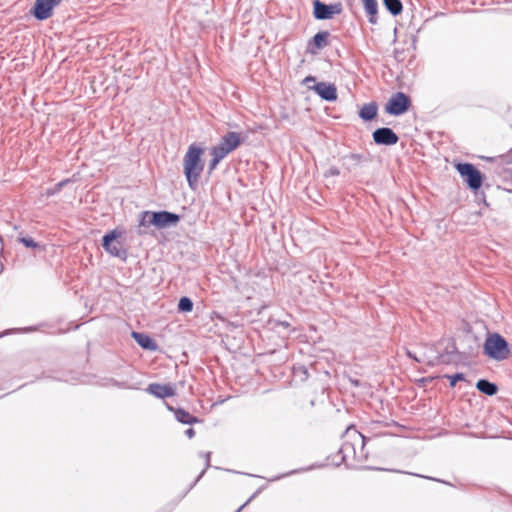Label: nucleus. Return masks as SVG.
<instances>
[{
  "label": "nucleus",
  "mask_w": 512,
  "mask_h": 512,
  "mask_svg": "<svg viewBox=\"0 0 512 512\" xmlns=\"http://www.w3.org/2000/svg\"><path fill=\"white\" fill-rule=\"evenodd\" d=\"M329 36L330 34L328 31H320L316 33L309 43V45L313 46V48L309 49V52L316 54L318 50L325 48L328 45Z\"/></svg>",
  "instance_id": "4468645a"
},
{
  "label": "nucleus",
  "mask_w": 512,
  "mask_h": 512,
  "mask_svg": "<svg viewBox=\"0 0 512 512\" xmlns=\"http://www.w3.org/2000/svg\"><path fill=\"white\" fill-rule=\"evenodd\" d=\"M132 337L137 342V344L144 349L154 351L157 348V345L153 339L144 333L133 332Z\"/></svg>",
  "instance_id": "2eb2a0df"
},
{
  "label": "nucleus",
  "mask_w": 512,
  "mask_h": 512,
  "mask_svg": "<svg viewBox=\"0 0 512 512\" xmlns=\"http://www.w3.org/2000/svg\"><path fill=\"white\" fill-rule=\"evenodd\" d=\"M65 183H66V181L59 182L57 184V190H60L65 185Z\"/></svg>",
  "instance_id": "7c9ffc66"
},
{
  "label": "nucleus",
  "mask_w": 512,
  "mask_h": 512,
  "mask_svg": "<svg viewBox=\"0 0 512 512\" xmlns=\"http://www.w3.org/2000/svg\"><path fill=\"white\" fill-rule=\"evenodd\" d=\"M185 435L191 439L195 436V430L193 428H188L186 431H185Z\"/></svg>",
  "instance_id": "cd10ccee"
},
{
  "label": "nucleus",
  "mask_w": 512,
  "mask_h": 512,
  "mask_svg": "<svg viewBox=\"0 0 512 512\" xmlns=\"http://www.w3.org/2000/svg\"><path fill=\"white\" fill-rule=\"evenodd\" d=\"M120 237L121 232L112 230L103 236L102 246L110 255L125 260L127 258V251L118 240Z\"/></svg>",
  "instance_id": "39448f33"
},
{
  "label": "nucleus",
  "mask_w": 512,
  "mask_h": 512,
  "mask_svg": "<svg viewBox=\"0 0 512 512\" xmlns=\"http://www.w3.org/2000/svg\"><path fill=\"white\" fill-rule=\"evenodd\" d=\"M62 0H36L33 7V15L37 20H46L52 16L53 9L61 3Z\"/></svg>",
  "instance_id": "1a4fd4ad"
},
{
  "label": "nucleus",
  "mask_w": 512,
  "mask_h": 512,
  "mask_svg": "<svg viewBox=\"0 0 512 512\" xmlns=\"http://www.w3.org/2000/svg\"><path fill=\"white\" fill-rule=\"evenodd\" d=\"M179 220V215L172 212L159 211L153 213V221H155V227L160 229L174 226L179 222Z\"/></svg>",
  "instance_id": "9b49d317"
},
{
  "label": "nucleus",
  "mask_w": 512,
  "mask_h": 512,
  "mask_svg": "<svg viewBox=\"0 0 512 512\" xmlns=\"http://www.w3.org/2000/svg\"><path fill=\"white\" fill-rule=\"evenodd\" d=\"M352 383L355 385V386H358L359 385V381L356 380V381H352Z\"/></svg>",
  "instance_id": "473e14b6"
},
{
  "label": "nucleus",
  "mask_w": 512,
  "mask_h": 512,
  "mask_svg": "<svg viewBox=\"0 0 512 512\" xmlns=\"http://www.w3.org/2000/svg\"><path fill=\"white\" fill-rule=\"evenodd\" d=\"M377 110V104L375 102H370L362 106V108L359 111V116L361 119L369 121L376 117Z\"/></svg>",
  "instance_id": "f3484780"
},
{
  "label": "nucleus",
  "mask_w": 512,
  "mask_h": 512,
  "mask_svg": "<svg viewBox=\"0 0 512 512\" xmlns=\"http://www.w3.org/2000/svg\"><path fill=\"white\" fill-rule=\"evenodd\" d=\"M410 105L411 100L405 93L396 92L388 100L385 111L390 115L399 116L408 111Z\"/></svg>",
  "instance_id": "0eeeda50"
},
{
  "label": "nucleus",
  "mask_w": 512,
  "mask_h": 512,
  "mask_svg": "<svg viewBox=\"0 0 512 512\" xmlns=\"http://www.w3.org/2000/svg\"><path fill=\"white\" fill-rule=\"evenodd\" d=\"M408 356H409L410 358H413L414 360H416V361L420 362V359H418L416 356H414V354H412L411 352H408Z\"/></svg>",
  "instance_id": "2f4dec72"
},
{
  "label": "nucleus",
  "mask_w": 512,
  "mask_h": 512,
  "mask_svg": "<svg viewBox=\"0 0 512 512\" xmlns=\"http://www.w3.org/2000/svg\"><path fill=\"white\" fill-rule=\"evenodd\" d=\"M456 169L470 189L478 190L481 187L482 174L473 164L460 163L457 164Z\"/></svg>",
  "instance_id": "423d86ee"
},
{
  "label": "nucleus",
  "mask_w": 512,
  "mask_h": 512,
  "mask_svg": "<svg viewBox=\"0 0 512 512\" xmlns=\"http://www.w3.org/2000/svg\"><path fill=\"white\" fill-rule=\"evenodd\" d=\"M483 350L486 356L496 361L506 360L511 354L508 342L498 333L487 336Z\"/></svg>",
  "instance_id": "20e7f679"
},
{
  "label": "nucleus",
  "mask_w": 512,
  "mask_h": 512,
  "mask_svg": "<svg viewBox=\"0 0 512 512\" xmlns=\"http://www.w3.org/2000/svg\"><path fill=\"white\" fill-rule=\"evenodd\" d=\"M204 150L196 144H191L183 158V170L188 185L195 189L204 169V163L201 159Z\"/></svg>",
  "instance_id": "f03ea898"
},
{
  "label": "nucleus",
  "mask_w": 512,
  "mask_h": 512,
  "mask_svg": "<svg viewBox=\"0 0 512 512\" xmlns=\"http://www.w3.org/2000/svg\"><path fill=\"white\" fill-rule=\"evenodd\" d=\"M178 309L182 312H190L193 309V302L188 297H182L178 303Z\"/></svg>",
  "instance_id": "4be33fe9"
},
{
  "label": "nucleus",
  "mask_w": 512,
  "mask_h": 512,
  "mask_svg": "<svg viewBox=\"0 0 512 512\" xmlns=\"http://www.w3.org/2000/svg\"><path fill=\"white\" fill-rule=\"evenodd\" d=\"M243 508V506H241L236 512H240V510Z\"/></svg>",
  "instance_id": "f704fd0d"
},
{
  "label": "nucleus",
  "mask_w": 512,
  "mask_h": 512,
  "mask_svg": "<svg viewBox=\"0 0 512 512\" xmlns=\"http://www.w3.org/2000/svg\"><path fill=\"white\" fill-rule=\"evenodd\" d=\"M360 446H356V452H359Z\"/></svg>",
  "instance_id": "72a5a7b5"
},
{
  "label": "nucleus",
  "mask_w": 512,
  "mask_h": 512,
  "mask_svg": "<svg viewBox=\"0 0 512 512\" xmlns=\"http://www.w3.org/2000/svg\"><path fill=\"white\" fill-rule=\"evenodd\" d=\"M243 142V138L237 132H227L220 140L219 144L211 149V160L209 170L216 169L218 164L231 152L236 150Z\"/></svg>",
  "instance_id": "7ed1b4c3"
},
{
  "label": "nucleus",
  "mask_w": 512,
  "mask_h": 512,
  "mask_svg": "<svg viewBox=\"0 0 512 512\" xmlns=\"http://www.w3.org/2000/svg\"><path fill=\"white\" fill-rule=\"evenodd\" d=\"M146 391L157 398L164 399L176 394V386L174 384L151 383L146 388Z\"/></svg>",
  "instance_id": "f8f14e48"
},
{
  "label": "nucleus",
  "mask_w": 512,
  "mask_h": 512,
  "mask_svg": "<svg viewBox=\"0 0 512 512\" xmlns=\"http://www.w3.org/2000/svg\"><path fill=\"white\" fill-rule=\"evenodd\" d=\"M383 3L386 9L394 16L402 12L403 5L400 0H383Z\"/></svg>",
  "instance_id": "aec40b11"
},
{
  "label": "nucleus",
  "mask_w": 512,
  "mask_h": 512,
  "mask_svg": "<svg viewBox=\"0 0 512 512\" xmlns=\"http://www.w3.org/2000/svg\"><path fill=\"white\" fill-rule=\"evenodd\" d=\"M446 377L450 380V386L454 387L458 381H463L465 379L464 374L456 373L454 375H446Z\"/></svg>",
  "instance_id": "b1692460"
},
{
  "label": "nucleus",
  "mask_w": 512,
  "mask_h": 512,
  "mask_svg": "<svg viewBox=\"0 0 512 512\" xmlns=\"http://www.w3.org/2000/svg\"><path fill=\"white\" fill-rule=\"evenodd\" d=\"M312 89L326 101H335L337 99V89L334 84L319 82Z\"/></svg>",
  "instance_id": "ddd939ff"
},
{
  "label": "nucleus",
  "mask_w": 512,
  "mask_h": 512,
  "mask_svg": "<svg viewBox=\"0 0 512 512\" xmlns=\"http://www.w3.org/2000/svg\"><path fill=\"white\" fill-rule=\"evenodd\" d=\"M168 409L170 411H173L177 421H179L183 424H194L199 421L197 417L191 415L189 412L185 411L184 409H181V408L174 409L171 406H168Z\"/></svg>",
  "instance_id": "dca6fc26"
},
{
  "label": "nucleus",
  "mask_w": 512,
  "mask_h": 512,
  "mask_svg": "<svg viewBox=\"0 0 512 512\" xmlns=\"http://www.w3.org/2000/svg\"><path fill=\"white\" fill-rule=\"evenodd\" d=\"M315 81V78L313 76H307L305 79H304V83L307 84L309 82H314Z\"/></svg>",
  "instance_id": "c756f323"
},
{
  "label": "nucleus",
  "mask_w": 512,
  "mask_h": 512,
  "mask_svg": "<svg viewBox=\"0 0 512 512\" xmlns=\"http://www.w3.org/2000/svg\"><path fill=\"white\" fill-rule=\"evenodd\" d=\"M153 213L151 211H143L139 215V226L140 227H150L151 225L155 226V221H153Z\"/></svg>",
  "instance_id": "412c9836"
},
{
  "label": "nucleus",
  "mask_w": 512,
  "mask_h": 512,
  "mask_svg": "<svg viewBox=\"0 0 512 512\" xmlns=\"http://www.w3.org/2000/svg\"><path fill=\"white\" fill-rule=\"evenodd\" d=\"M313 14L316 19L327 20L331 19L334 15L341 13V4H326L320 0L313 2Z\"/></svg>",
  "instance_id": "6e6552de"
},
{
  "label": "nucleus",
  "mask_w": 512,
  "mask_h": 512,
  "mask_svg": "<svg viewBox=\"0 0 512 512\" xmlns=\"http://www.w3.org/2000/svg\"><path fill=\"white\" fill-rule=\"evenodd\" d=\"M373 140L378 145L390 146L395 145L399 137L391 128L382 127L373 132Z\"/></svg>",
  "instance_id": "9d476101"
},
{
  "label": "nucleus",
  "mask_w": 512,
  "mask_h": 512,
  "mask_svg": "<svg viewBox=\"0 0 512 512\" xmlns=\"http://www.w3.org/2000/svg\"><path fill=\"white\" fill-rule=\"evenodd\" d=\"M340 174V170L335 167V166H332L330 167L326 172H325V177H329V176H338Z\"/></svg>",
  "instance_id": "bb28decb"
},
{
  "label": "nucleus",
  "mask_w": 512,
  "mask_h": 512,
  "mask_svg": "<svg viewBox=\"0 0 512 512\" xmlns=\"http://www.w3.org/2000/svg\"><path fill=\"white\" fill-rule=\"evenodd\" d=\"M200 456L205 458V469L200 473V475L198 476L196 481H198L203 476V474L205 473L206 469L210 467L211 453L210 452L201 453Z\"/></svg>",
  "instance_id": "393cba45"
},
{
  "label": "nucleus",
  "mask_w": 512,
  "mask_h": 512,
  "mask_svg": "<svg viewBox=\"0 0 512 512\" xmlns=\"http://www.w3.org/2000/svg\"><path fill=\"white\" fill-rule=\"evenodd\" d=\"M509 155L512 157V149L510 150Z\"/></svg>",
  "instance_id": "e433bc0d"
},
{
  "label": "nucleus",
  "mask_w": 512,
  "mask_h": 512,
  "mask_svg": "<svg viewBox=\"0 0 512 512\" xmlns=\"http://www.w3.org/2000/svg\"><path fill=\"white\" fill-rule=\"evenodd\" d=\"M364 9L368 15V20L370 23L375 24L377 22V1L376 0H362Z\"/></svg>",
  "instance_id": "6ab92c4d"
},
{
  "label": "nucleus",
  "mask_w": 512,
  "mask_h": 512,
  "mask_svg": "<svg viewBox=\"0 0 512 512\" xmlns=\"http://www.w3.org/2000/svg\"><path fill=\"white\" fill-rule=\"evenodd\" d=\"M243 508V506H241L236 512H240V510Z\"/></svg>",
  "instance_id": "c9c22d12"
},
{
  "label": "nucleus",
  "mask_w": 512,
  "mask_h": 512,
  "mask_svg": "<svg viewBox=\"0 0 512 512\" xmlns=\"http://www.w3.org/2000/svg\"><path fill=\"white\" fill-rule=\"evenodd\" d=\"M348 159L353 160L355 163H358L361 159V156L359 154H351L348 156Z\"/></svg>",
  "instance_id": "c85d7f7f"
},
{
  "label": "nucleus",
  "mask_w": 512,
  "mask_h": 512,
  "mask_svg": "<svg viewBox=\"0 0 512 512\" xmlns=\"http://www.w3.org/2000/svg\"><path fill=\"white\" fill-rule=\"evenodd\" d=\"M18 241L27 248H37L39 246L31 237H19Z\"/></svg>",
  "instance_id": "5701e85b"
},
{
  "label": "nucleus",
  "mask_w": 512,
  "mask_h": 512,
  "mask_svg": "<svg viewBox=\"0 0 512 512\" xmlns=\"http://www.w3.org/2000/svg\"><path fill=\"white\" fill-rule=\"evenodd\" d=\"M294 373L295 375H300L302 380L308 378V371L304 366H299L295 368Z\"/></svg>",
  "instance_id": "a878e982"
},
{
  "label": "nucleus",
  "mask_w": 512,
  "mask_h": 512,
  "mask_svg": "<svg viewBox=\"0 0 512 512\" xmlns=\"http://www.w3.org/2000/svg\"><path fill=\"white\" fill-rule=\"evenodd\" d=\"M342 455L341 461L346 465H354L355 462H362L367 458L365 452V437L353 426L346 429L343 434V442L339 449Z\"/></svg>",
  "instance_id": "f257e3e1"
},
{
  "label": "nucleus",
  "mask_w": 512,
  "mask_h": 512,
  "mask_svg": "<svg viewBox=\"0 0 512 512\" xmlns=\"http://www.w3.org/2000/svg\"><path fill=\"white\" fill-rule=\"evenodd\" d=\"M476 388L488 396H493L497 393L498 387L495 383H492L486 379H480L476 383Z\"/></svg>",
  "instance_id": "a211bd4d"
}]
</instances>
